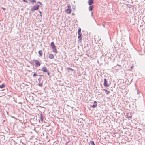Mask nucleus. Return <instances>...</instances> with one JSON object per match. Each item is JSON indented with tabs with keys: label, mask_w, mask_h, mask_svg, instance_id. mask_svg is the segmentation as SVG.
<instances>
[{
	"label": "nucleus",
	"mask_w": 145,
	"mask_h": 145,
	"mask_svg": "<svg viewBox=\"0 0 145 145\" xmlns=\"http://www.w3.org/2000/svg\"><path fill=\"white\" fill-rule=\"evenodd\" d=\"M39 5L37 4H36L33 6L31 8V10L32 12L38 10L39 8Z\"/></svg>",
	"instance_id": "1"
},
{
	"label": "nucleus",
	"mask_w": 145,
	"mask_h": 145,
	"mask_svg": "<svg viewBox=\"0 0 145 145\" xmlns=\"http://www.w3.org/2000/svg\"><path fill=\"white\" fill-rule=\"evenodd\" d=\"M120 65L118 64L116 66L113 67L112 69L114 71H116L120 69Z\"/></svg>",
	"instance_id": "2"
},
{
	"label": "nucleus",
	"mask_w": 145,
	"mask_h": 145,
	"mask_svg": "<svg viewBox=\"0 0 145 145\" xmlns=\"http://www.w3.org/2000/svg\"><path fill=\"white\" fill-rule=\"evenodd\" d=\"M33 61L35 63L36 65L35 67H39L40 65V64L39 61L37 60H33Z\"/></svg>",
	"instance_id": "3"
},
{
	"label": "nucleus",
	"mask_w": 145,
	"mask_h": 145,
	"mask_svg": "<svg viewBox=\"0 0 145 145\" xmlns=\"http://www.w3.org/2000/svg\"><path fill=\"white\" fill-rule=\"evenodd\" d=\"M104 83L103 85L105 87H108L109 86V85L107 83V81L106 79L105 78L104 79Z\"/></svg>",
	"instance_id": "4"
},
{
	"label": "nucleus",
	"mask_w": 145,
	"mask_h": 145,
	"mask_svg": "<svg viewBox=\"0 0 145 145\" xmlns=\"http://www.w3.org/2000/svg\"><path fill=\"white\" fill-rule=\"evenodd\" d=\"M126 117L129 120L132 117V115L131 114H129V113H127L126 114Z\"/></svg>",
	"instance_id": "5"
},
{
	"label": "nucleus",
	"mask_w": 145,
	"mask_h": 145,
	"mask_svg": "<svg viewBox=\"0 0 145 145\" xmlns=\"http://www.w3.org/2000/svg\"><path fill=\"white\" fill-rule=\"evenodd\" d=\"M97 106V102L96 101H95L94 102L93 104L91 106V107L93 108H95Z\"/></svg>",
	"instance_id": "6"
},
{
	"label": "nucleus",
	"mask_w": 145,
	"mask_h": 145,
	"mask_svg": "<svg viewBox=\"0 0 145 145\" xmlns=\"http://www.w3.org/2000/svg\"><path fill=\"white\" fill-rule=\"evenodd\" d=\"M78 38L79 39L78 41H81L82 40V38L81 37L82 34L81 33H78Z\"/></svg>",
	"instance_id": "7"
},
{
	"label": "nucleus",
	"mask_w": 145,
	"mask_h": 145,
	"mask_svg": "<svg viewBox=\"0 0 145 145\" xmlns=\"http://www.w3.org/2000/svg\"><path fill=\"white\" fill-rule=\"evenodd\" d=\"M88 3L89 5H91L94 3V0H88Z\"/></svg>",
	"instance_id": "8"
},
{
	"label": "nucleus",
	"mask_w": 145,
	"mask_h": 145,
	"mask_svg": "<svg viewBox=\"0 0 145 145\" xmlns=\"http://www.w3.org/2000/svg\"><path fill=\"white\" fill-rule=\"evenodd\" d=\"M42 71L44 72H46L47 71H48V70H47V68L45 67H43L42 68Z\"/></svg>",
	"instance_id": "9"
},
{
	"label": "nucleus",
	"mask_w": 145,
	"mask_h": 145,
	"mask_svg": "<svg viewBox=\"0 0 145 145\" xmlns=\"http://www.w3.org/2000/svg\"><path fill=\"white\" fill-rule=\"evenodd\" d=\"M66 11L67 13L68 14L70 13L71 12V8H70V9H67L66 10Z\"/></svg>",
	"instance_id": "10"
},
{
	"label": "nucleus",
	"mask_w": 145,
	"mask_h": 145,
	"mask_svg": "<svg viewBox=\"0 0 145 145\" xmlns=\"http://www.w3.org/2000/svg\"><path fill=\"white\" fill-rule=\"evenodd\" d=\"M89 7V10L90 11H92L93 9V5H90Z\"/></svg>",
	"instance_id": "11"
},
{
	"label": "nucleus",
	"mask_w": 145,
	"mask_h": 145,
	"mask_svg": "<svg viewBox=\"0 0 145 145\" xmlns=\"http://www.w3.org/2000/svg\"><path fill=\"white\" fill-rule=\"evenodd\" d=\"M29 2L32 4H33L36 2L35 0H29Z\"/></svg>",
	"instance_id": "12"
},
{
	"label": "nucleus",
	"mask_w": 145,
	"mask_h": 145,
	"mask_svg": "<svg viewBox=\"0 0 145 145\" xmlns=\"http://www.w3.org/2000/svg\"><path fill=\"white\" fill-rule=\"evenodd\" d=\"M49 58L50 59H53L54 58V56L53 54H50L49 56Z\"/></svg>",
	"instance_id": "13"
},
{
	"label": "nucleus",
	"mask_w": 145,
	"mask_h": 145,
	"mask_svg": "<svg viewBox=\"0 0 145 145\" xmlns=\"http://www.w3.org/2000/svg\"><path fill=\"white\" fill-rule=\"evenodd\" d=\"M42 51L41 50H39L38 51V54L40 56H42Z\"/></svg>",
	"instance_id": "14"
},
{
	"label": "nucleus",
	"mask_w": 145,
	"mask_h": 145,
	"mask_svg": "<svg viewBox=\"0 0 145 145\" xmlns=\"http://www.w3.org/2000/svg\"><path fill=\"white\" fill-rule=\"evenodd\" d=\"M67 70H68V71L69 72V70H71L72 71H75L72 68L70 67H67Z\"/></svg>",
	"instance_id": "15"
},
{
	"label": "nucleus",
	"mask_w": 145,
	"mask_h": 145,
	"mask_svg": "<svg viewBox=\"0 0 145 145\" xmlns=\"http://www.w3.org/2000/svg\"><path fill=\"white\" fill-rule=\"evenodd\" d=\"M40 77L38 79V81L39 82H43V81L42 80L41 76V75H40Z\"/></svg>",
	"instance_id": "16"
},
{
	"label": "nucleus",
	"mask_w": 145,
	"mask_h": 145,
	"mask_svg": "<svg viewBox=\"0 0 145 145\" xmlns=\"http://www.w3.org/2000/svg\"><path fill=\"white\" fill-rule=\"evenodd\" d=\"M40 116V120L41 121L43 122V117L42 114H41Z\"/></svg>",
	"instance_id": "17"
},
{
	"label": "nucleus",
	"mask_w": 145,
	"mask_h": 145,
	"mask_svg": "<svg viewBox=\"0 0 145 145\" xmlns=\"http://www.w3.org/2000/svg\"><path fill=\"white\" fill-rule=\"evenodd\" d=\"M43 82H39L38 85L40 87H42L43 86Z\"/></svg>",
	"instance_id": "18"
},
{
	"label": "nucleus",
	"mask_w": 145,
	"mask_h": 145,
	"mask_svg": "<svg viewBox=\"0 0 145 145\" xmlns=\"http://www.w3.org/2000/svg\"><path fill=\"white\" fill-rule=\"evenodd\" d=\"M103 90L105 91V92L107 94H109L110 93V91H108L106 90V89H103Z\"/></svg>",
	"instance_id": "19"
},
{
	"label": "nucleus",
	"mask_w": 145,
	"mask_h": 145,
	"mask_svg": "<svg viewBox=\"0 0 145 145\" xmlns=\"http://www.w3.org/2000/svg\"><path fill=\"white\" fill-rule=\"evenodd\" d=\"M51 46L52 47H54L55 46L53 42H52L51 43Z\"/></svg>",
	"instance_id": "20"
},
{
	"label": "nucleus",
	"mask_w": 145,
	"mask_h": 145,
	"mask_svg": "<svg viewBox=\"0 0 145 145\" xmlns=\"http://www.w3.org/2000/svg\"><path fill=\"white\" fill-rule=\"evenodd\" d=\"M5 85L4 84H2L0 86V88H3L5 87Z\"/></svg>",
	"instance_id": "21"
},
{
	"label": "nucleus",
	"mask_w": 145,
	"mask_h": 145,
	"mask_svg": "<svg viewBox=\"0 0 145 145\" xmlns=\"http://www.w3.org/2000/svg\"><path fill=\"white\" fill-rule=\"evenodd\" d=\"M81 28L80 27L78 29V33H81Z\"/></svg>",
	"instance_id": "22"
},
{
	"label": "nucleus",
	"mask_w": 145,
	"mask_h": 145,
	"mask_svg": "<svg viewBox=\"0 0 145 145\" xmlns=\"http://www.w3.org/2000/svg\"><path fill=\"white\" fill-rule=\"evenodd\" d=\"M90 143L92 145H95L94 142L93 141H91Z\"/></svg>",
	"instance_id": "23"
},
{
	"label": "nucleus",
	"mask_w": 145,
	"mask_h": 145,
	"mask_svg": "<svg viewBox=\"0 0 145 145\" xmlns=\"http://www.w3.org/2000/svg\"><path fill=\"white\" fill-rule=\"evenodd\" d=\"M53 51L54 52H55L56 53H57V51L56 48H55L54 49H53Z\"/></svg>",
	"instance_id": "24"
},
{
	"label": "nucleus",
	"mask_w": 145,
	"mask_h": 145,
	"mask_svg": "<svg viewBox=\"0 0 145 145\" xmlns=\"http://www.w3.org/2000/svg\"><path fill=\"white\" fill-rule=\"evenodd\" d=\"M46 72H47V74L48 76H50V72L49 70H48V71H47Z\"/></svg>",
	"instance_id": "25"
},
{
	"label": "nucleus",
	"mask_w": 145,
	"mask_h": 145,
	"mask_svg": "<svg viewBox=\"0 0 145 145\" xmlns=\"http://www.w3.org/2000/svg\"><path fill=\"white\" fill-rule=\"evenodd\" d=\"M37 74L36 73H34V74H33V77H35V76H37Z\"/></svg>",
	"instance_id": "26"
},
{
	"label": "nucleus",
	"mask_w": 145,
	"mask_h": 145,
	"mask_svg": "<svg viewBox=\"0 0 145 145\" xmlns=\"http://www.w3.org/2000/svg\"><path fill=\"white\" fill-rule=\"evenodd\" d=\"M106 25V24L105 22H104L102 24V25L104 27H105V25Z\"/></svg>",
	"instance_id": "27"
},
{
	"label": "nucleus",
	"mask_w": 145,
	"mask_h": 145,
	"mask_svg": "<svg viewBox=\"0 0 145 145\" xmlns=\"http://www.w3.org/2000/svg\"><path fill=\"white\" fill-rule=\"evenodd\" d=\"M22 1L24 2H25V3H28V1H27V0H22Z\"/></svg>",
	"instance_id": "28"
},
{
	"label": "nucleus",
	"mask_w": 145,
	"mask_h": 145,
	"mask_svg": "<svg viewBox=\"0 0 145 145\" xmlns=\"http://www.w3.org/2000/svg\"><path fill=\"white\" fill-rule=\"evenodd\" d=\"M140 93V91L138 90H137V94H139Z\"/></svg>",
	"instance_id": "29"
},
{
	"label": "nucleus",
	"mask_w": 145,
	"mask_h": 145,
	"mask_svg": "<svg viewBox=\"0 0 145 145\" xmlns=\"http://www.w3.org/2000/svg\"><path fill=\"white\" fill-rule=\"evenodd\" d=\"M37 3H39L40 5H42V3L41 2H39V1H37Z\"/></svg>",
	"instance_id": "30"
},
{
	"label": "nucleus",
	"mask_w": 145,
	"mask_h": 145,
	"mask_svg": "<svg viewBox=\"0 0 145 145\" xmlns=\"http://www.w3.org/2000/svg\"><path fill=\"white\" fill-rule=\"evenodd\" d=\"M86 55L88 57H89L90 56L89 54L88 53H87L86 54Z\"/></svg>",
	"instance_id": "31"
},
{
	"label": "nucleus",
	"mask_w": 145,
	"mask_h": 145,
	"mask_svg": "<svg viewBox=\"0 0 145 145\" xmlns=\"http://www.w3.org/2000/svg\"><path fill=\"white\" fill-rule=\"evenodd\" d=\"M67 7H68V9H70V8H71V6H70V5H69Z\"/></svg>",
	"instance_id": "32"
},
{
	"label": "nucleus",
	"mask_w": 145,
	"mask_h": 145,
	"mask_svg": "<svg viewBox=\"0 0 145 145\" xmlns=\"http://www.w3.org/2000/svg\"><path fill=\"white\" fill-rule=\"evenodd\" d=\"M56 48V46H55L54 47H52V49L53 50V49H54L55 48Z\"/></svg>",
	"instance_id": "33"
},
{
	"label": "nucleus",
	"mask_w": 145,
	"mask_h": 145,
	"mask_svg": "<svg viewBox=\"0 0 145 145\" xmlns=\"http://www.w3.org/2000/svg\"><path fill=\"white\" fill-rule=\"evenodd\" d=\"M91 16L93 17V12H91Z\"/></svg>",
	"instance_id": "34"
},
{
	"label": "nucleus",
	"mask_w": 145,
	"mask_h": 145,
	"mask_svg": "<svg viewBox=\"0 0 145 145\" xmlns=\"http://www.w3.org/2000/svg\"><path fill=\"white\" fill-rule=\"evenodd\" d=\"M5 121V120H3L2 121V123H4V122Z\"/></svg>",
	"instance_id": "35"
},
{
	"label": "nucleus",
	"mask_w": 145,
	"mask_h": 145,
	"mask_svg": "<svg viewBox=\"0 0 145 145\" xmlns=\"http://www.w3.org/2000/svg\"><path fill=\"white\" fill-rule=\"evenodd\" d=\"M39 12L40 13V14H42V12L41 11H39Z\"/></svg>",
	"instance_id": "36"
},
{
	"label": "nucleus",
	"mask_w": 145,
	"mask_h": 145,
	"mask_svg": "<svg viewBox=\"0 0 145 145\" xmlns=\"http://www.w3.org/2000/svg\"><path fill=\"white\" fill-rule=\"evenodd\" d=\"M2 8L3 9V10H5V8Z\"/></svg>",
	"instance_id": "37"
},
{
	"label": "nucleus",
	"mask_w": 145,
	"mask_h": 145,
	"mask_svg": "<svg viewBox=\"0 0 145 145\" xmlns=\"http://www.w3.org/2000/svg\"><path fill=\"white\" fill-rule=\"evenodd\" d=\"M40 16L41 17H42V14H40Z\"/></svg>",
	"instance_id": "38"
},
{
	"label": "nucleus",
	"mask_w": 145,
	"mask_h": 145,
	"mask_svg": "<svg viewBox=\"0 0 145 145\" xmlns=\"http://www.w3.org/2000/svg\"><path fill=\"white\" fill-rule=\"evenodd\" d=\"M69 142V141H68V142H66V144H67V143H68Z\"/></svg>",
	"instance_id": "39"
},
{
	"label": "nucleus",
	"mask_w": 145,
	"mask_h": 145,
	"mask_svg": "<svg viewBox=\"0 0 145 145\" xmlns=\"http://www.w3.org/2000/svg\"><path fill=\"white\" fill-rule=\"evenodd\" d=\"M89 145H90V144H89Z\"/></svg>",
	"instance_id": "40"
}]
</instances>
